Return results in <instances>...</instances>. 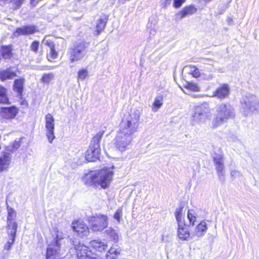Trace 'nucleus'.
Masks as SVG:
<instances>
[{
	"mask_svg": "<svg viewBox=\"0 0 259 259\" xmlns=\"http://www.w3.org/2000/svg\"><path fill=\"white\" fill-rule=\"evenodd\" d=\"M140 114L139 111L124 116L119 124V128L113 143L117 149L124 152L130 149L133 140V135L137 132L140 124Z\"/></svg>",
	"mask_w": 259,
	"mask_h": 259,
	"instance_id": "nucleus-1",
	"label": "nucleus"
},
{
	"mask_svg": "<svg viewBox=\"0 0 259 259\" xmlns=\"http://www.w3.org/2000/svg\"><path fill=\"white\" fill-rule=\"evenodd\" d=\"M53 237V239L50 243V259H60V254L64 248L63 244L66 241L71 244L69 247L74 248L78 259H99L97 253L93 252L87 246L81 244L78 239L72 238L69 240L58 230L54 231Z\"/></svg>",
	"mask_w": 259,
	"mask_h": 259,
	"instance_id": "nucleus-2",
	"label": "nucleus"
},
{
	"mask_svg": "<svg viewBox=\"0 0 259 259\" xmlns=\"http://www.w3.org/2000/svg\"><path fill=\"white\" fill-rule=\"evenodd\" d=\"M113 175V171L109 168H104L98 171H92L84 177L85 184L95 188L100 186L102 188L108 187Z\"/></svg>",
	"mask_w": 259,
	"mask_h": 259,
	"instance_id": "nucleus-3",
	"label": "nucleus"
},
{
	"mask_svg": "<svg viewBox=\"0 0 259 259\" xmlns=\"http://www.w3.org/2000/svg\"><path fill=\"white\" fill-rule=\"evenodd\" d=\"M240 112L245 116L259 111V98L255 94L246 93L240 100Z\"/></svg>",
	"mask_w": 259,
	"mask_h": 259,
	"instance_id": "nucleus-4",
	"label": "nucleus"
},
{
	"mask_svg": "<svg viewBox=\"0 0 259 259\" xmlns=\"http://www.w3.org/2000/svg\"><path fill=\"white\" fill-rule=\"evenodd\" d=\"M235 116V109L231 104H221L217 107L215 117L212 121V126L216 128Z\"/></svg>",
	"mask_w": 259,
	"mask_h": 259,
	"instance_id": "nucleus-5",
	"label": "nucleus"
},
{
	"mask_svg": "<svg viewBox=\"0 0 259 259\" xmlns=\"http://www.w3.org/2000/svg\"><path fill=\"white\" fill-rule=\"evenodd\" d=\"M16 217V211H8L6 228L10 238L4 246V249L5 250H10L15 242L18 228L17 223L15 222Z\"/></svg>",
	"mask_w": 259,
	"mask_h": 259,
	"instance_id": "nucleus-6",
	"label": "nucleus"
},
{
	"mask_svg": "<svg viewBox=\"0 0 259 259\" xmlns=\"http://www.w3.org/2000/svg\"><path fill=\"white\" fill-rule=\"evenodd\" d=\"M211 117L210 109L206 103H202L195 106L194 113L192 115L193 124L203 123Z\"/></svg>",
	"mask_w": 259,
	"mask_h": 259,
	"instance_id": "nucleus-7",
	"label": "nucleus"
},
{
	"mask_svg": "<svg viewBox=\"0 0 259 259\" xmlns=\"http://www.w3.org/2000/svg\"><path fill=\"white\" fill-rule=\"evenodd\" d=\"M88 44L85 41H82L77 44L69 52V58L71 62L78 61L82 59L87 53Z\"/></svg>",
	"mask_w": 259,
	"mask_h": 259,
	"instance_id": "nucleus-8",
	"label": "nucleus"
},
{
	"mask_svg": "<svg viewBox=\"0 0 259 259\" xmlns=\"http://www.w3.org/2000/svg\"><path fill=\"white\" fill-rule=\"evenodd\" d=\"M107 219V216L101 215L89 216L87 220L91 224L94 231H102L108 226Z\"/></svg>",
	"mask_w": 259,
	"mask_h": 259,
	"instance_id": "nucleus-9",
	"label": "nucleus"
},
{
	"mask_svg": "<svg viewBox=\"0 0 259 259\" xmlns=\"http://www.w3.org/2000/svg\"><path fill=\"white\" fill-rule=\"evenodd\" d=\"M71 228L76 235L80 237H87L90 233L88 226L80 221H74L72 223Z\"/></svg>",
	"mask_w": 259,
	"mask_h": 259,
	"instance_id": "nucleus-10",
	"label": "nucleus"
},
{
	"mask_svg": "<svg viewBox=\"0 0 259 259\" xmlns=\"http://www.w3.org/2000/svg\"><path fill=\"white\" fill-rule=\"evenodd\" d=\"M12 160V156L10 152L6 151L1 152L0 155V172L8 170Z\"/></svg>",
	"mask_w": 259,
	"mask_h": 259,
	"instance_id": "nucleus-11",
	"label": "nucleus"
},
{
	"mask_svg": "<svg viewBox=\"0 0 259 259\" xmlns=\"http://www.w3.org/2000/svg\"><path fill=\"white\" fill-rule=\"evenodd\" d=\"M18 113V109L14 106L9 107H2L1 115L6 119H12L15 118Z\"/></svg>",
	"mask_w": 259,
	"mask_h": 259,
	"instance_id": "nucleus-12",
	"label": "nucleus"
},
{
	"mask_svg": "<svg viewBox=\"0 0 259 259\" xmlns=\"http://www.w3.org/2000/svg\"><path fill=\"white\" fill-rule=\"evenodd\" d=\"M197 9L193 6H189L185 7L183 10L178 12L175 15V19L176 20H180L187 16H189L195 13Z\"/></svg>",
	"mask_w": 259,
	"mask_h": 259,
	"instance_id": "nucleus-13",
	"label": "nucleus"
},
{
	"mask_svg": "<svg viewBox=\"0 0 259 259\" xmlns=\"http://www.w3.org/2000/svg\"><path fill=\"white\" fill-rule=\"evenodd\" d=\"M100 153V149L90 146L85 153V159L89 162L95 161L99 159Z\"/></svg>",
	"mask_w": 259,
	"mask_h": 259,
	"instance_id": "nucleus-14",
	"label": "nucleus"
},
{
	"mask_svg": "<svg viewBox=\"0 0 259 259\" xmlns=\"http://www.w3.org/2000/svg\"><path fill=\"white\" fill-rule=\"evenodd\" d=\"M36 31V27L33 25H26L17 28L14 33L15 36L19 35H28L33 33Z\"/></svg>",
	"mask_w": 259,
	"mask_h": 259,
	"instance_id": "nucleus-15",
	"label": "nucleus"
},
{
	"mask_svg": "<svg viewBox=\"0 0 259 259\" xmlns=\"http://www.w3.org/2000/svg\"><path fill=\"white\" fill-rule=\"evenodd\" d=\"M230 93V88L228 84H224L218 88L214 92L213 96L219 99H224L227 97Z\"/></svg>",
	"mask_w": 259,
	"mask_h": 259,
	"instance_id": "nucleus-16",
	"label": "nucleus"
},
{
	"mask_svg": "<svg viewBox=\"0 0 259 259\" xmlns=\"http://www.w3.org/2000/svg\"><path fill=\"white\" fill-rule=\"evenodd\" d=\"M108 20V16L103 14L100 16V19L97 23L95 34L99 35L101 32L104 29Z\"/></svg>",
	"mask_w": 259,
	"mask_h": 259,
	"instance_id": "nucleus-17",
	"label": "nucleus"
},
{
	"mask_svg": "<svg viewBox=\"0 0 259 259\" xmlns=\"http://www.w3.org/2000/svg\"><path fill=\"white\" fill-rule=\"evenodd\" d=\"M188 226L183 225L178 227L177 234L179 238L182 240H187L190 237Z\"/></svg>",
	"mask_w": 259,
	"mask_h": 259,
	"instance_id": "nucleus-18",
	"label": "nucleus"
},
{
	"mask_svg": "<svg viewBox=\"0 0 259 259\" xmlns=\"http://www.w3.org/2000/svg\"><path fill=\"white\" fill-rule=\"evenodd\" d=\"M207 229V225L205 221H201L197 226L195 231L192 233L193 236L198 238L202 237Z\"/></svg>",
	"mask_w": 259,
	"mask_h": 259,
	"instance_id": "nucleus-19",
	"label": "nucleus"
},
{
	"mask_svg": "<svg viewBox=\"0 0 259 259\" xmlns=\"http://www.w3.org/2000/svg\"><path fill=\"white\" fill-rule=\"evenodd\" d=\"M91 247L100 252H102L107 248V243L99 240H94L90 242Z\"/></svg>",
	"mask_w": 259,
	"mask_h": 259,
	"instance_id": "nucleus-20",
	"label": "nucleus"
},
{
	"mask_svg": "<svg viewBox=\"0 0 259 259\" xmlns=\"http://www.w3.org/2000/svg\"><path fill=\"white\" fill-rule=\"evenodd\" d=\"M24 79L20 78L14 81V90L18 93V97H21L23 91Z\"/></svg>",
	"mask_w": 259,
	"mask_h": 259,
	"instance_id": "nucleus-21",
	"label": "nucleus"
},
{
	"mask_svg": "<svg viewBox=\"0 0 259 259\" xmlns=\"http://www.w3.org/2000/svg\"><path fill=\"white\" fill-rule=\"evenodd\" d=\"M104 132H100L97 134L92 139L90 146H92L95 148L100 149L99 143L102 138Z\"/></svg>",
	"mask_w": 259,
	"mask_h": 259,
	"instance_id": "nucleus-22",
	"label": "nucleus"
},
{
	"mask_svg": "<svg viewBox=\"0 0 259 259\" xmlns=\"http://www.w3.org/2000/svg\"><path fill=\"white\" fill-rule=\"evenodd\" d=\"M120 252V250L119 248L111 247L106 254V259H117Z\"/></svg>",
	"mask_w": 259,
	"mask_h": 259,
	"instance_id": "nucleus-23",
	"label": "nucleus"
},
{
	"mask_svg": "<svg viewBox=\"0 0 259 259\" xmlns=\"http://www.w3.org/2000/svg\"><path fill=\"white\" fill-rule=\"evenodd\" d=\"M16 76L15 72L9 70H5L0 72V79L2 80L12 79Z\"/></svg>",
	"mask_w": 259,
	"mask_h": 259,
	"instance_id": "nucleus-24",
	"label": "nucleus"
},
{
	"mask_svg": "<svg viewBox=\"0 0 259 259\" xmlns=\"http://www.w3.org/2000/svg\"><path fill=\"white\" fill-rule=\"evenodd\" d=\"M24 139V138H21L16 140L12 146H9L7 148L6 151H8L9 152L11 151V152H13V151L17 150L20 147Z\"/></svg>",
	"mask_w": 259,
	"mask_h": 259,
	"instance_id": "nucleus-25",
	"label": "nucleus"
},
{
	"mask_svg": "<svg viewBox=\"0 0 259 259\" xmlns=\"http://www.w3.org/2000/svg\"><path fill=\"white\" fill-rule=\"evenodd\" d=\"M215 166V169L217 172V174L219 177V179L220 181L222 183H224L225 182V175H224V170H225V167L224 163L220 164H216Z\"/></svg>",
	"mask_w": 259,
	"mask_h": 259,
	"instance_id": "nucleus-26",
	"label": "nucleus"
},
{
	"mask_svg": "<svg viewBox=\"0 0 259 259\" xmlns=\"http://www.w3.org/2000/svg\"><path fill=\"white\" fill-rule=\"evenodd\" d=\"M25 0H0L3 4L11 3L14 9H18L20 8Z\"/></svg>",
	"mask_w": 259,
	"mask_h": 259,
	"instance_id": "nucleus-27",
	"label": "nucleus"
},
{
	"mask_svg": "<svg viewBox=\"0 0 259 259\" xmlns=\"http://www.w3.org/2000/svg\"><path fill=\"white\" fill-rule=\"evenodd\" d=\"M163 101V97L162 95L157 96L154 100V102L153 104V108L152 110L154 112H156L158 110V109L160 108V107L162 105Z\"/></svg>",
	"mask_w": 259,
	"mask_h": 259,
	"instance_id": "nucleus-28",
	"label": "nucleus"
},
{
	"mask_svg": "<svg viewBox=\"0 0 259 259\" xmlns=\"http://www.w3.org/2000/svg\"><path fill=\"white\" fill-rule=\"evenodd\" d=\"M175 217L178 222V227L186 225L185 220V215L183 214L182 211H177L175 213Z\"/></svg>",
	"mask_w": 259,
	"mask_h": 259,
	"instance_id": "nucleus-29",
	"label": "nucleus"
},
{
	"mask_svg": "<svg viewBox=\"0 0 259 259\" xmlns=\"http://www.w3.org/2000/svg\"><path fill=\"white\" fill-rule=\"evenodd\" d=\"M2 56L5 59H9L12 56V49L10 46H5L2 48Z\"/></svg>",
	"mask_w": 259,
	"mask_h": 259,
	"instance_id": "nucleus-30",
	"label": "nucleus"
},
{
	"mask_svg": "<svg viewBox=\"0 0 259 259\" xmlns=\"http://www.w3.org/2000/svg\"><path fill=\"white\" fill-rule=\"evenodd\" d=\"M107 235L115 242H117L118 240V235L114 230L110 228L106 230Z\"/></svg>",
	"mask_w": 259,
	"mask_h": 259,
	"instance_id": "nucleus-31",
	"label": "nucleus"
},
{
	"mask_svg": "<svg viewBox=\"0 0 259 259\" xmlns=\"http://www.w3.org/2000/svg\"><path fill=\"white\" fill-rule=\"evenodd\" d=\"M53 122L54 118L50 114V143H51L55 138L54 134V124Z\"/></svg>",
	"mask_w": 259,
	"mask_h": 259,
	"instance_id": "nucleus-32",
	"label": "nucleus"
},
{
	"mask_svg": "<svg viewBox=\"0 0 259 259\" xmlns=\"http://www.w3.org/2000/svg\"><path fill=\"white\" fill-rule=\"evenodd\" d=\"M190 74L192 75L194 77L197 78L201 75L200 71L198 68L195 66H190V70L189 71Z\"/></svg>",
	"mask_w": 259,
	"mask_h": 259,
	"instance_id": "nucleus-33",
	"label": "nucleus"
},
{
	"mask_svg": "<svg viewBox=\"0 0 259 259\" xmlns=\"http://www.w3.org/2000/svg\"><path fill=\"white\" fill-rule=\"evenodd\" d=\"M212 157L215 165L224 163L223 157L222 155L217 153H214Z\"/></svg>",
	"mask_w": 259,
	"mask_h": 259,
	"instance_id": "nucleus-34",
	"label": "nucleus"
},
{
	"mask_svg": "<svg viewBox=\"0 0 259 259\" xmlns=\"http://www.w3.org/2000/svg\"><path fill=\"white\" fill-rule=\"evenodd\" d=\"M50 56L52 59H56L58 56V52L55 49L54 45L53 42H50Z\"/></svg>",
	"mask_w": 259,
	"mask_h": 259,
	"instance_id": "nucleus-35",
	"label": "nucleus"
},
{
	"mask_svg": "<svg viewBox=\"0 0 259 259\" xmlns=\"http://www.w3.org/2000/svg\"><path fill=\"white\" fill-rule=\"evenodd\" d=\"M185 88L188 90L194 92H197L199 90V88L198 85L196 83L192 82H187L185 85Z\"/></svg>",
	"mask_w": 259,
	"mask_h": 259,
	"instance_id": "nucleus-36",
	"label": "nucleus"
},
{
	"mask_svg": "<svg viewBox=\"0 0 259 259\" xmlns=\"http://www.w3.org/2000/svg\"><path fill=\"white\" fill-rule=\"evenodd\" d=\"M88 75V71L86 69H82L78 72V78L84 80Z\"/></svg>",
	"mask_w": 259,
	"mask_h": 259,
	"instance_id": "nucleus-37",
	"label": "nucleus"
},
{
	"mask_svg": "<svg viewBox=\"0 0 259 259\" xmlns=\"http://www.w3.org/2000/svg\"><path fill=\"white\" fill-rule=\"evenodd\" d=\"M187 218L189 221V225L194 226V223L196 221V217L191 213L190 211H188Z\"/></svg>",
	"mask_w": 259,
	"mask_h": 259,
	"instance_id": "nucleus-38",
	"label": "nucleus"
},
{
	"mask_svg": "<svg viewBox=\"0 0 259 259\" xmlns=\"http://www.w3.org/2000/svg\"><path fill=\"white\" fill-rule=\"evenodd\" d=\"M171 3V0H160L159 5L162 8L166 9L170 5Z\"/></svg>",
	"mask_w": 259,
	"mask_h": 259,
	"instance_id": "nucleus-39",
	"label": "nucleus"
},
{
	"mask_svg": "<svg viewBox=\"0 0 259 259\" xmlns=\"http://www.w3.org/2000/svg\"><path fill=\"white\" fill-rule=\"evenodd\" d=\"M185 2V0H174V7L176 8H180Z\"/></svg>",
	"mask_w": 259,
	"mask_h": 259,
	"instance_id": "nucleus-40",
	"label": "nucleus"
},
{
	"mask_svg": "<svg viewBox=\"0 0 259 259\" xmlns=\"http://www.w3.org/2000/svg\"><path fill=\"white\" fill-rule=\"evenodd\" d=\"M201 75L202 76V78L205 80H209L212 79L213 77V75L212 73H209V74H206L205 73H202Z\"/></svg>",
	"mask_w": 259,
	"mask_h": 259,
	"instance_id": "nucleus-41",
	"label": "nucleus"
},
{
	"mask_svg": "<svg viewBox=\"0 0 259 259\" xmlns=\"http://www.w3.org/2000/svg\"><path fill=\"white\" fill-rule=\"evenodd\" d=\"M39 42L36 41H33L31 45V49L32 51L36 52L38 48Z\"/></svg>",
	"mask_w": 259,
	"mask_h": 259,
	"instance_id": "nucleus-42",
	"label": "nucleus"
},
{
	"mask_svg": "<svg viewBox=\"0 0 259 259\" xmlns=\"http://www.w3.org/2000/svg\"><path fill=\"white\" fill-rule=\"evenodd\" d=\"M231 175L234 178L239 177L242 176L241 173L239 171L236 170H231Z\"/></svg>",
	"mask_w": 259,
	"mask_h": 259,
	"instance_id": "nucleus-43",
	"label": "nucleus"
},
{
	"mask_svg": "<svg viewBox=\"0 0 259 259\" xmlns=\"http://www.w3.org/2000/svg\"><path fill=\"white\" fill-rule=\"evenodd\" d=\"M0 102L2 103H8L9 102V99L7 95L0 96Z\"/></svg>",
	"mask_w": 259,
	"mask_h": 259,
	"instance_id": "nucleus-44",
	"label": "nucleus"
},
{
	"mask_svg": "<svg viewBox=\"0 0 259 259\" xmlns=\"http://www.w3.org/2000/svg\"><path fill=\"white\" fill-rule=\"evenodd\" d=\"M121 211H116L114 215V219L116 220L118 222H120V217L121 216Z\"/></svg>",
	"mask_w": 259,
	"mask_h": 259,
	"instance_id": "nucleus-45",
	"label": "nucleus"
},
{
	"mask_svg": "<svg viewBox=\"0 0 259 259\" xmlns=\"http://www.w3.org/2000/svg\"><path fill=\"white\" fill-rule=\"evenodd\" d=\"M7 95V90L3 87L0 86V96Z\"/></svg>",
	"mask_w": 259,
	"mask_h": 259,
	"instance_id": "nucleus-46",
	"label": "nucleus"
},
{
	"mask_svg": "<svg viewBox=\"0 0 259 259\" xmlns=\"http://www.w3.org/2000/svg\"><path fill=\"white\" fill-rule=\"evenodd\" d=\"M46 127L48 130V131L46 133V136L49 139V119H48V115H47L46 116Z\"/></svg>",
	"mask_w": 259,
	"mask_h": 259,
	"instance_id": "nucleus-47",
	"label": "nucleus"
},
{
	"mask_svg": "<svg viewBox=\"0 0 259 259\" xmlns=\"http://www.w3.org/2000/svg\"><path fill=\"white\" fill-rule=\"evenodd\" d=\"M43 82H47L49 81V74H44L41 78Z\"/></svg>",
	"mask_w": 259,
	"mask_h": 259,
	"instance_id": "nucleus-48",
	"label": "nucleus"
},
{
	"mask_svg": "<svg viewBox=\"0 0 259 259\" xmlns=\"http://www.w3.org/2000/svg\"><path fill=\"white\" fill-rule=\"evenodd\" d=\"M130 0H118V2L119 4H124L125 3L126 1H129Z\"/></svg>",
	"mask_w": 259,
	"mask_h": 259,
	"instance_id": "nucleus-49",
	"label": "nucleus"
},
{
	"mask_svg": "<svg viewBox=\"0 0 259 259\" xmlns=\"http://www.w3.org/2000/svg\"><path fill=\"white\" fill-rule=\"evenodd\" d=\"M156 33V30L154 29H151L150 31V35L154 36Z\"/></svg>",
	"mask_w": 259,
	"mask_h": 259,
	"instance_id": "nucleus-50",
	"label": "nucleus"
},
{
	"mask_svg": "<svg viewBox=\"0 0 259 259\" xmlns=\"http://www.w3.org/2000/svg\"><path fill=\"white\" fill-rule=\"evenodd\" d=\"M43 42L45 44H46L47 45H49V42H48L47 40H46L45 39L43 41Z\"/></svg>",
	"mask_w": 259,
	"mask_h": 259,
	"instance_id": "nucleus-51",
	"label": "nucleus"
},
{
	"mask_svg": "<svg viewBox=\"0 0 259 259\" xmlns=\"http://www.w3.org/2000/svg\"><path fill=\"white\" fill-rule=\"evenodd\" d=\"M49 76H50V80L52 78H53V77H54V76H53V74H51V73H50Z\"/></svg>",
	"mask_w": 259,
	"mask_h": 259,
	"instance_id": "nucleus-52",
	"label": "nucleus"
},
{
	"mask_svg": "<svg viewBox=\"0 0 259 259\" xmlns=\"http://www.w3.org/2000/svg\"><path fill=\"white\" fill-rule=\"evenodd\" d=\"M111 1L110 3L113 5L116 0H110Z\"/></svg>",
	"mask_w": 259,
	"mask_h": 259,
	"instance_id": "nucleus-53",
	"label": "nucleus"
},
{
	"mask_svg": "<svg viewBox=\"0 0 259 259\" xmlns=\"http://www.w3.org/2000/svg\"><path fill=\"white\" fill-rule=\"evenodd\" d=\"M49 68H50V69H53V68H54V66L50 65Z\"/></svg>",
	"mask_w": 259,
	"mask_h": 259,
	"instance_id": "nucleus-54",
	"label": "nucleus"
},
{
	"mask_svg": "<svg viewBox=\"0 0 259 259\" xmlns=\"http://www.w3.org/2000/svg\"><path fill=\"white\" fill-rule=\"evenodd\" d=\"M48 251H49V248H47V252H46V254H47V257H48Z\"/></svg>",
	"mask_w": 259,
	"mask_h": 259,
	"instance_id": "nucleus-55",
	"label": "nucleus"
},
{
	"mask_svg": "<svg viewBox=\"0 0 259 259\" xmlns=\"http://www.w3.org/2000/svg\"><path fill=\"white\" fill-rule=\"evenodd\" d=\"M213 70H214V69H213V67H211L210 68V71L212 72L213 71Z\"/></svg>",
	"mask_w": 259,
	"mask_h": 259,
	"instance_id": "nucleus-56",
	"label": "nucleus"
},
{
	"mask_svg": "<svg viewBox=\"0 0 259 259\" xmlns=\"http://www.w3.org/2000/svg\"><path fill=\"white\" fill-rule=\"evenodd\" d=\"M204 60H205V61H211V60L209 59H205Z\"/></svg>",
	"mask_w": 259,
	"mask_h": 259,
	"instance_id": "nucleus-57",
	"label": "nucleus"
},
{
	"mask_svg": "<svg viewBox=\"0 0 259 259\" xmlns=\"http://www.w3.org/2000/svg\"><path fill=\"white\" fill-rule=\"evenodd\" d=\"M59 1H60V0H57V2H59Z\"/></svg>",
	"mask_w": 259,
	"mask_h": 259,
	"instance_id": "nucleus-58",
	"label": "nucleus"
}]
</instances>
